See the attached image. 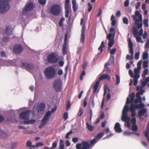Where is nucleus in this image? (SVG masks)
Here are the masks:
<instances>
[{
	"mask_svg": "<svg viewBox=\"0 0 149 149\" xmlns=\"http://www.w3.org/2000/svg\"><path fill=\"white\" fill-rule=\"evenodd\" d=\"M129 0H126L124 3V5L125 7L128 6L129 4Z\"/></svg>",
	"mask_w": 149,
	"mask_h": 149,
	"instance_id": "052dcab7",
	"label": "nucleus"
},
{
	"mask_svg": "<svg viewBox=\"0 0 149 149\" xmlns=\"http://www.w3.org/2000/svg\"><path fill=\"white\" fill-rule=\"evenodd\" d=\"M30 110H27L22 112L19 114V118L22 119L29 120L30 116Z\"/></svg>",
	"mask_w": 149,
	"mask_h": 149,
	"instance_id": "1a4fd4ad",
	"label": "nucleus"
},
{
	"mask_svg": "<svg viewBox=\"0 0 149 149\" xmlns=\"http://www.w3.org/2000/svg\"><path fill=\"white\" fill-rule=\"evenodd\" d=\"M104 132L100 133L97 134V136L95 137V138L97 139H98L102 138L104 135Z\"/></svg>",
	"mask_w": 149,
	"mask_h": 149,
	"instance_id": "2f4dec72",
	"label": "nucleus"
},
{
	"mask_svg": "<svg viewBox=\"0 0 149 149\" xmlns=\"http://www.w3.org/2000/svg\"><path fill=\"white\" fill-rule=\"evenodd\" d=\"M143 23L146 27H148V19H144L143 20Z\"/></svg>",
	"mask_w": 149,
	"mask_h": 149,
	"instance_id": "e433bc0d",
	"label": "nucleus"
},
{
	"mask_svg": "<svg viewBox=\"0 0 149 149\" xmlns=\"http://www.w3.org/2000/svg\"><path fill=\"white\" fill-rule=\"evenodd\" d=\"M65 19L64 17H62L59 22V25L60 27H62L63 26V21Z\"/></svg>",
	"mask_w": 149,
	"mask_h": 149,
	"instance_id": "a19ab883",
	"label": "nucleus"
},
{
	"mask_svg": "<svg viewBox=\"0 0 149 149\" xmlns=\"http://www.w3.org/2000/svg\"><path fill=\"white\" fill-rule=\"evenodd\" d=\"M134 56L132 55V58L131 57V55L130 56L129 55L127 54L126 55V59L127 60H131L133 58Z\"/></svg>",
	"mask_w": 149,
	"mask_h": 149,
	"instance_id": "69168bd1",
	"label": "nucleus"
},
{
	"mask_svg": "<svg viewBox=\"0 0 149 149\" xmlns=\"http://www.w3.org/2000/svg\"><path fill=\"white\" fill-rule=\"evenodd\" d=\"M107 79L109 81L110 80V78L108 74H104L100 76L99 79V80L96 81L95 84L93 86V92L94 93L96 92L99 87L100 81Z\"/></svg>",
	"mask_w": 149,
	"mask_h": 149,
	"instance_id": "20e7f679",
	"label": "nucleus"
},
{
	"mask_svg": "<svg viewBox=\"0 0 149 149\" xmlns=\"http://www.w3.org/2000/svg\"><path fill=\"white\" fill-rule=\"evenodd\" d=\"M141 69L138 68H135L134 71V74H139Z\"/></svg>",
	"mask_w": 149,
	"mask_h": 149,
	"instance_id": "603ef678",
	"label": "nucleus"
},
{
	"mask_svg": "<svg viewBox=\"0 0 149 149\" xmlns=\"http://www.w3.org/2000/svg\"><path fill=\"white\" fill-rule=\"evenodd\" d=\"M147 110L145 108H143L138 111V115L139 117H141L144 115L147 112Z\"/></svg>",
	"mask_w": 149,
	"mask_h": 149,
	"instance_id": "4be33fe9",
	"label": "nucleus"
},
{
	"mask_svg": "<svg viewBox=\"0 0 149 149\" xmlns=\"http://www.w3.org/2000/svg\"><path fill=\"white\" fill-rule=\"evenodd\" d=\"M51 13L54 15L57 16L61 13V9L60 6L57 4L52 6L50 9Z\"/></svg>",
	"mask_w": 149,
	"mask_h": 149,
	"instance_id": "0eeeda50",
	"label": "nucleus"
},
{
	"mask_svg": "<svg viewBox=\"0 0 149 149\" xmlns=\"http://www.w3.org/2000/svg\"><path fill=\"white\" fill-rule=\"evenodd\" d=\"M148 62L147 60L143 62V65L144 68H146L148 66Z\"/></svg>",
	"mask_w": 149,
	"mask_h": 149,
	"instance_id": "4c0bfd02",
	"label": "nucleus"
},
{
	"mask_svg": "<svg viewBox=\"0 0 149 149\" xmlns=\"http://www.w3.org/2000/svg\"><path fill=\"white\" fill-rule=\"evenodd\" d=\"M140 53L139 52H137L135 53V58L136 59H138L139 58Z\"/></svg>",
	"mask_w": 149,
	"mask_h": 149,
	"instance_id": "13d9d810",
	"label": "nucleus"
},
{
	"mask_svg": "<svg viewBox=\"0 0 149 149\" xmlns=\"http://www.w3.org/2000/svg\"><path fill=\"white\" fill-rule=\"evenodd\" d=\"M116 51V48H114L111 50L110 52V54H111L113 55Z\"/></svg>",
	"mask_w": 149,
	"mask_h": 149,
	"instance_id": "774afa93",
	"label": "nucleus"
},
{
	"mask_svg": "<svg viewBox=\"0 0 149 149\" xmlns=\"http://www.w3.org/2000/svg\"><path fill=\"white\" fill-rule=\"evenodd\" d=\"M88 64V62L86 61H85L82 65V68L84 70H85L86 69V67L87 66Z\"/></svg>",
	"mask_w": 149,
	"mask_h": 149,
	"instance_id": "79ce46f5",
	"label": "nucleus"
},
{
	"mask_svg": "<svg viewBox=\"0 0 149 149\" xmlns=\"http://www.w3.org/2000/svg\"><path fill=\"white\" fill-rule=\"evenodd\" d=\"M142 97H140L139 98L136 97L134 101V103L135 104H137L139 102L140 103L142 102Z\"/></svg>",
	"mask_w": 149,
	"mask_h": 149,
	"instance_id": "cd10ccee",
	"label": "nucleus"
},
{
	"mask_svg": "<svg viewBox=\"0 0 149 149\" xmlns=\"http://www.w3.org/2000/svg\"><path fill=\"white\" fill-rule=\"evenodd\" d=\"M34 5L33 3L30 2L27 5H26L25 7L24 10L29 11L34 8Z\"/></svg>",
	"mask_w": 149,
	"mask_h": 149,
	"instance_id": "dca6fc26",
	"label": "nucleus"
},
{
	"mask_svg": "<svg viewBox=\"0 0 149 149\" xmlns=\"http://www.w3.org/2000/svg\"><path fill=\"white\" fill-rule=\"evenodd\" d=\"M45 104L43 102L35 105L34 107L38 113H40L43 111L45 107Z\"/></svg>",
	"mask_w": 149,
	"mask_h": 149,
	"instance_id": "9d476101",
	"label": "nucleus"
},
{
	"mask_svg": "<svg viewBox=\"0 0 149 149\" xmlns=\"http://www.w3.org/2000/svg\"><path fill=\"white\" fill-rule=\"evenodd\" d=\"M131 122L132 125L136 124V120L135 118H132L131 120Z\"/></svg>",
	"mask_w": 149,
	"mask_h": 149,
	"instance_id": "6e6d98bb",
	"label": "nucleus"
},
{
	"mask_svg": "<svg viewBox=\"0 0 149 149\" xmlns=\"http://www.w3.org/2000/svg\"><path fill=\"white\" fill-rule=\"evenodd\" d=\"M85 30L84 25H83L81 30V34L80 38V42L81 43H84L85 41Z\"/></svg>",
	"mask_w": 149,
	"mask_h": 149,
	"instance_id": "2eb2a0df",
	"label": "nucleus"
},
{
	"mask_svg": "<svg viewBox=\"0 0 149 149\" xmlns=\"http://www.w3.org/2000/svg\"><path fill=\"white\" fill-rule=\"evenodd\" d=\"M63 118L65 121L68 118V112H65L63 115Z\"/></svg>",
	"mask_w": 149,
	"mask_h": 149,
	"instance_id": "a18cd8bd",
	"label": "nucleus"
},
{
	"mask_svg": "<svg viewBox=\"0 0 149 149\" xmlns=\"http://www.w3.org/2000/svg\"><path fill=\"white\" fill-rule=\"evenodd\" d=\"M140 77L139 74H135L134 76H133L134 79H138Z\"/></svg>",
	"mask_w": 149,
	"mask_h": 149,
	"instance_id": "e2e57ef3",
	"label": "nucleus"
},
{
	"mask_svg": "<svg viewBox=\"0 0 149 149\" xmlns=\"http://www.w3.org/2000/svg\"><path fill=\"white\" fill-rule=\"evenodd\" d=\"M82 110V109H80L77 114V115L79 117H81L83 114Z\"/></svg>",
	"mask_w": 149,
	"mask_h": 149,
	"instance_id": "864d4df0",
	"label": "nucleus"
},
{
	"mask_svg": "<svg viewBox=\"0 0 149 149\" xmlns=\"http://www.w3.org/2000/svg\"><path fill=\"white\" fill-rule=\"evenodd\" d=\"M58 60V55L55 52L49 54L47 57V60L49 63H54Z\"/></svg>",
	"mask_w": 149,
	"mask_h": 149,
	"instance_id": "423d86ee",
	"label": "nucleus"
},
{
	"mask_svg": "<svg viewBox=\"0 0 149 149\" xmlns=\"http://www.w3.org/2000/svg\"><path fill=\"white\" fill-rule=\"evenodd\" d=\"M104 41L102 42L101 43L99 47L98 48V50L99 51H100V52L98 54V55H100L103 51V48L105 47L104 45Z\"/></svg>",
	"mask_w": 149,
	"mask_h": 149,
	"instance_id": "393cba45",
	"label": "nucleus"
},
{
	"mask_svg": "<svg viewBox=\"0 0 149 149\" xmlns=\"http://www.w3.org/2000/svg\"><path fill=\"white\" fill-rule=\"evenodd\" d=\"M138 129V126L136 124L132 125V130L133 131H136Z\"/></svg>",
	"mask_w": 149,
	"mask_h": 149,
	"instance_id": "f704fd0d",
	"label": "nucleus"
},
{
	"mask_svg": "<svg viewBox=\"0 0 149 149\" xmlns=\"http://www.w3.org/2000/svg\"><path fill=\"white\" fill-rule=\"evenodd\" d=\"M10 40V38L8 37H6L3 38L2 39V41L4 42H7Z\"/></svg>",
	"mask_w": 149,
	"mask_h": 149,
	"instance_id": "8fccbe9b",
	"label": "nucleus"
},
{
	"mask_svg": "<svg viewBox=\"0 0 149 149\" xmlns=\"http://www.w3.org/2000/svg\"><path fill=\"white\" fill-rule=\"evenodd\" d=\"M123 20L124 24H128V19L127 17H123Z\"/></svg>",
	"mask_w": 149,
	"mask_h": 149,
	"instance_id": "ea45409f",
	"label": "nucleus"
},
{
	"mask_svg": "<svg viewBox=\"0 0 149 149\" xmlns=\"http://www.w3.org/2000/svg\"><path fill=\"white\" fill-rule=\"evenodd\" d=\"M133 18V20L134 21V24L137 26L139 29L141 28L143 26L142 17V15L138 10H136L134 15H132Z\"/></svg>",
	"mask_w": 149,
	"mask_h": 149,
	"instance_id": "f257e3e1",
	"label": "nucleus"
},
{
	"mask_svg": "<svg viewBox=\"0 0 149 149\" xmlns=\"http://www.w3.org/2000/svg\"><path fill=\"white\" fill-rule=\"evenodd\" d=\"M32 145V143L30 141H28L26 143V146L28 147H31Z\"/></svg>",
	"mask_w": 149,
	"mask_h": 149,
	"instance_id": "bf43d9fd",
	"label": "nucleus"
},
{
	"mask_svg": "<svg viewBox=\"0 0 149 149\" xmlns=\"http://www.w3.org/2000/svg\"><path fill=\"white\" fill-rule=\"evenodd\" d=\"M136 108L133 107V104H131L130 111L131 113V116L133 118H134L136 116Z\"/></svg>",
	"mask_w": 149,
	"mask_h": 149,
	"instance_id": "6ab92c4d",
	"label": "nucleus"
},
{
	"mask_svg": "<svg viewBox=\"0 0 149 149\" xmlns=\"http://www.w3.org/2000/svg\"><path fill=\"white\" fill-rule=\"evenodd\" d=\"M88 12H91L93 9V6L91 5V4L89 3H88Z\"/></svg>",
	"mask_w": 149,
	"mask_h": 149,
	"instance_id": "09e8293b",
	"label": "nucleus"
},
{
	"mask_svg": "<svg viewBox=\"0 0 149 149\" xmlns=\"http://www.w3.org/2000/svg\"><path fill=\"white\" fill-rule=\"evenodd\" d=\"M130 97V100L129 98L127 97V101L126 102V104H129L131 103V104H133L134 99L135 98V94L134 92H132L131 94H130L129 95Z\"/></svg>",
	"mask_w": 149,
	"mask_h": 149,
	"instance_id": "4468645a",
	"label": "nucleus"
},
{
	"mask_svg": "<svg viewBox=\"0 0 149 149\" xmlns=\"http://www.w3.org/2000/svg\"><path fill=\"white\" fill-rule=\"evenodd\" d=\"M136 41L137 42H140L142 43H143V40H142L141 37L137 36L136 37Z\"/></svg>",
	"mask_w": 149,
	"mask_h": 149,
	"instance_id": "c9c22d12",
	"label": "nucleus"
},
{
	"mask_svg": "<svg viewBox=\"0 0 149 149\" xmlns=\"http://www.w3.org/2000/svg\"><path fill=\"white\" fill-rule=\"evenodd\" d=\"M69 0H65V8L69 7Z\"/></svg>",
	"mask_w": 149,
	"mask_h": 149,
	"instance_id": "3c124183",
	"label": "nucleus"
},
{
	"mask_svg": "<svg viewBox=\"0 0 149 149\" xmlns=\"http://www.w3.org/2000/svg\"><path fill=\"white\" fill-rule=\"evenodd\" d=\"M14 52L15 53L19 54L23 50L22 47L19 45H15L13 48Z\"/></svg>",
	"mask_w": 149,
	"mask_h": 149,
	"instance_id": "f8f14e48",
	"label": "nucleus"
},
{
	"mask_svg": "<svg viewBox=\"0 0 149 149\" xmlns=\"http://www.w3.org/2000/svg\"><path fill=\"white\" fill-rule=\"evenodd\" d=\"M86 125L87 128L89 131H92L93 130L94 127L92 125L89 124L88 123H86Z\"/></svg>",
	"mask_w": 149,
	"mask_h": 149,
	"instance_id": "bb28decb",
	"label": "nucleus"
},
{
	"mask_svg": "<svg viewBox=\"0 0 149 149\" xmlns=\"http://www.w3.org/2000/svg\"><path fill=\"white\" fill-rule=\"evenodd\" d=\"M44 72L46 78L50 79L54 77L56 71L54 68L51 67L47 68Z\"/></svg>",
	"mask_w": 149,
	"mask_h": 149,
	"instance_id": "7ed1b4c3",
	"label": "nucleus"
},
{
	"mask_svg": "<svg viewBox=\"0 0 149 149\" xmlns=\"http://www.w3.org/2000/svg\"><path fill=\"white\" fill-rule=\"evenodd\" d=\"M115 33L112 34V33H109L107 36V38L109 40L108 45L109 47H111L113 45L114 41V40Z\"/></svg>",
	"mask_w": 149,
	"mask_h": 149,
	"instance_id": "9b49d317",
	"label": "nucleus"
},
{
	"mask_svg": "<svg viewBox=\"0 0 149 149\" xmlns=\"http://www.w3.org/2000/svg\"><path fill=\"white\" fill-rule=\"evenodd\" d=\"M73 132H72V130H70V131L68 132V133H67L65 136V138L66 139H69V136H70V135Z\"/></svg>",
	"mask_w": 149,
	"mask_h": 149,
	"instance_id": "37998d69",
	"label": "nucleus"
},
{
	"mask_svg": "<svg viewBox=\"0 0 149 149\" xmlns=\"http://www.w3.org/2000/svg\"><path fill=\"white\" fill-rule=\"evenodd\" d=\"M142 64V61H139L137 63V68L141 69V65Z\"/></svg>",
	"mask_w": 149,
	"mask_h": 149,
	"instance_id": "338daca9",
	"label": "nucleus"
},
{
	"mask_svg": "<svg viewBox=\"0 0 149 149\" xmlns=\"http://www.w3.org/2000/svg\"><path fill=\"white\" fill-rule=\"evenodd\" d=\"M145 136L148 138L147 141H149V123L147 124L146 130L143 132Z\"/></svg>",
	"mask_w": 149,
	"mask_h": 149,
	"instance_id": "f3484780",
	"label": "nucleus"
},
{
	"mask_svg": "<svg viewBox=\"0 0 149 149\" xmlns=\"http://www.w3.org/2000/svg\"><path fill=\"white\" fill-rule=\"evenodd\" d=\"M55 110V109H53L51 110V112L48 111L47 112L43 118L41 120V123L40 124L39 128H41L45 126L47 123V122L50 118L52 112H53Z\"/></svg>",
	"mask_w": 149,
	"mask_h": 149,
	"instance_id": "39448f33",
	"label": "nucleus"
},
{
	"mask_svg": "<svg viewBox=\"0 0 149 149\" xmlns=\"http://www.w3.org/2000/svg\"><path fill=\"white\" fill-rule=\"evenodd\" d=\"M86 72L85 70H84L81 72L80 76V79L82 80L83 79V76L86 75Z\"/></svg>",
	"mask_w": 149,
	"mask_h": 149,
	"instance_id": "c756f323",
	"label": "nucleus"
},
{
	"mask_svg": "<svg viewBox=\"0 0 149 149\" xmlns=\"http://www.w3.org/2000/svg\"><path fill=\"white\" fill-rule=\"evenodd\" d=\"M65 17H69V8H65Z\"/></svg>",
	"mask_w": 149,
	"mask_h": 149,
	"instance_id": "c85d7f7f",
	"label": "nucleus"
},
{
	"mask_svg": "<svg viewBox=\"0 0 149 149\" xmlns=\"http://www.w3.org/2000/svg\"><path fill=\"white\" fill-rule=\"evenodd\" d=\"M116 84H118L120 82V78L119 76L118 75H116Z\"/></svg>",
	"mask_w": 149,
	"mask_h": 149,
	"instance_id": "58836bf2",
	"label": "nucleus"
},
{
	"mask_svg": "<svg viewBox=\"0 0 149 149\" xmlns=\"http://www.w3.org/2000/svg\"><path fill=\"white\" fill-rule=\"evenodd\" d=\"M110 32L111 33H113V34H114V33H116V31H115L113 27H111L110 30Z\"/></svg>",
	"mask_w": 149,
	"mask_h": 149,
	"instance_id": "0e129e2a",
	"label": "nucleus"
},
{
	"mask_svg": "<svg viewBox=\"0 0 149 149\" xmlns=\"http://www.w3.org/2000/svg\"><path fill=\"white\" fill-rule=\"evenodd\" d=\"M44 145L43 143L41 142H38L37 143L36 145V148L40 146H41Z\"/></svg>",
	"mask_w": 149,
	"mask_h": 149,
	"instance_id": "4d7b16f0",
	"label": "nucleus"
},
{
	"mask_svg": "<svg viewBox=\"0 0 149 149\" xmlns=\"http://www.w3.org/2000/svg\"><path fill=\"white\" fill-rule=\"evenodd\" d=\"M12 0H1L0 1V13H4L10 9L9 1Z\"/></svg>",
	"mask_w": 149,
	"mask_h": 149,
	"instance_id": "f03ea898",
	"label": "nucleus"
},
{
	"mask_svg": "<svg viewBox=\"0 0 149 149\" xmlns=\"http://www.w3.org/2000/svg\"><path fill=\"white\" fill-rule=\"evenodd\" d=\"M71 104L70 101H68L67 103L66 109L67 110H68L70 107Z\"/></svg>",
	"mask_w": 149,
	"mask_h": 149,
	"instance_id": "5fc2aeb1",
	"label": "nucleus"
},
{
	"mask_svg": "<svg viewBox=\"0 0 149 149\" xmlns=\"http://www.w3.org/2000/svg\"><path fill=\"white\" fill-rule=\"evenodd\" d=\"M138 33V30L136 27H134L133 28V35L134 37L137 36Z\"/></svg>",
	"mask_w": 149,
	"mask_h": 149,
	"instance_id": "72a5a7b5",
	"label": "nucleus"
},
{
	"mask_svg": "<svg viewBox=\"0 0 149 149\" xmlns=\"http://www.w3.org/2000/svg\"><path fill=\"white\" fill-rule=\"evenodd\" d=\"M21 67L28 70H32L33 68V66L31 64L24 63H21Z\"/></svg>",
	"mask_w": 149,
	"mask_h": 149,
	"instance_id": "ddd939ff",
	"label": "nucleus"
},
{
	"mask_svg": "<svg viewBox=\"0 0 149 149\" xmlns=\"http://www.w3.org/2000/svg\"><path fill=\"white\" fill-rule=\"evenodd\" d=\"M148 58V54L147 52L144 53L143 56V58L144 60L147 59Z\"/></svg>",
	"mask_w": 149,
	"mask_h": 149,
	"instance_id": "de8ad7c7",
	"label": "nucleus"
},
{
	"mask_svg": "<svg viewBox=\"0 0 149 149\" xmlns=\"http://www.w3.org/2000/svg\"><path fill=\"white\" fill-rule=\"evenodd\" d=\"M114 130L117 132L120 133L122 132V129L120 127L119 123L118 122L116 123L114 127Z\"/></svg>",
	"mask_w": 149,
	"mask_h": 149,
	"instance_id": "412c9836",
	"label": "nucleus"
},
{
	"mask_svg": "<svg viewBox=\"0 0 149 149\" xmlns=\"http://www.w3.org/2000/svg\"><path fill=\"white\" fill-rule=\"evenodd\" d=\"M133 104V107L136 109H138V108L141 109L145 107L144 104L143 103H142L141 102L139 104Z\"/></svg>",
	"mask_w": 149,
	"mask_h": 149,
	"instance_id": "5701e85b",
	"label": "nucleus"
},
{
	"mask_svg": "<svg viewBox=\"0 0 149 149\" xmlns=\"http://www.w3.org/2000/svg\"><path fill=\"white\" fill-rule=\"evenodd\" d=\"M62 52L63 54V55H65L67 54V49L66 42L65 41L64 42L63 45Z\"/></svg>",
	"mask_w": 149,
	"mask_h": 149,
	"instance_id": "b1692460",
	"label": "nucleus"
},
{
	"mask_svg": "<svg viewBox=\"0 0 149 149\" xmlns=\"http://www.w3.org/2000/svg\"><path fill=\"white\" fill-rule=\"evenodd\" d=\"M148 72V70L147 69H146L144 70L143 74H142V76L143 77H145L146 75H147Z\"/></svg>",
	"mask_w": 149,
	"mask_h": 149,
	"instance_id": "473e14b6",
	"label": "nucleus"
},
{
	"mask_svg": "<svg viewBox=\"0 0 149 149\" xmlns=\"http://www.w3.org/2000/svg\"><path fill=\"white\" fill-rule=\"evenodd\" d=\"M13 30L10 26H6L4 30V33L7 35H11L12 33Z\"/></svg>",
	"mask_w": 149,
	"mask_h": 149,
	"instance_id": "a211bd4d",
	"label": "nucleus"
},
{
	"mask_svg": "<svg viewBox=\"0 0 149 149\" xmlns=\"http://www.w3.org/2000/svg\"><path fill=\"white\" fill-rule=\"evenodd\" d=\"M130 53L131 54V57L132 58V55L134 56V51L133 48H130Z\"/></svg>",
	"mask_w": 149,
	"mask_h": 149,
	"instance_id": "680f3d73",
	"label": "nucleus"
},
{
	"mask_svg": "<svg viewBox=\"0 0 149 149\" xmlns=\"http://www.w3.org/2000/svg\"><path fill=\"white\" fill-rule=\"evenodd\" d=\"M38 2L40 5H44L46 3V0H38Z\"/></svg>",
	"mask_w": 149,
	"mask_h": 149,
	"instance_id": "c03bdc74",
	"label": "nucleus"
},
{
	"mask_svg": "<svg viewBox=\"0 0 149 149\" xmlns=\"http://www.w3.org/2000/svg\"><path fill=\"white\" fill-rule=\"evenodd\" d=\"M127 104H126L125 105L123 110V113H125L126 114H127V112L130 110V108L129 109Z\"/></svg>",
	"mask_w": 149,
	"mask_h": 149,
	"instance_id": "a878e982",
	"label": "nucleus"
},
{
	"mask_svg": "<svg viewBox=\"0 0 149 149\" xmlns=\"http://www.w3.org/2000/svg\"><path fill=\"white\" fill-rule=\"evenodd\" d=\"M53 88L57 92L60 91L62 87V84L60 80L57 79L55 80L53 84Z\"/></svg>",
	"mask_w": 149,
	"mask_h": 149,
	"instance_id": "6e6552de",
	"label": "nucleus"
},
{
	"mask_svg": "<svg viewBox=\"0 0 149 149\" xmlns=\"http://www.w3.org/2000/svg\"><path fill=\"white\" fill-rule=\"evenodd\" d=\"M149 48V40H147V41L146 43L145 46V49L146 50V52H148V48Z\"/></svg>",
	"mask_w": 149,
	"mask_h": 149,
	"instance_id": "7c9ffc66",
	"label": "nucleus"
},
{
	"mask_svg": "<svg viewBox=\"0 0 149 149\" xmlns=\"http://www.w3.org/2000/svg\"><path fill=\"white\" fill-rule=\"evenodd\" d=\"M121 120L125 122H129L130 120V118L127 116V114L125 113H122Z\"/></svg>",
	"mask_w": 149,
	"mask_h": 149,
	"instance_id": "aec40b11",
	"label": "nucleus"
},
{
	"mask_svg": "<svg viewBox=\"0 0 149 149\" xmlns=\"http://www.w3.org/2000/svg\"><path fill=\"white\" fill-rule=\"evenodd\" d=\"M128 45L129 48H133V44L130 39H129L128 40Z\"/></svg>",
	"mask_w": 149,
	"mask_h": 149,
	"instance_id": "49530a36",
	"label": "nucleus"
}]
</instances>
